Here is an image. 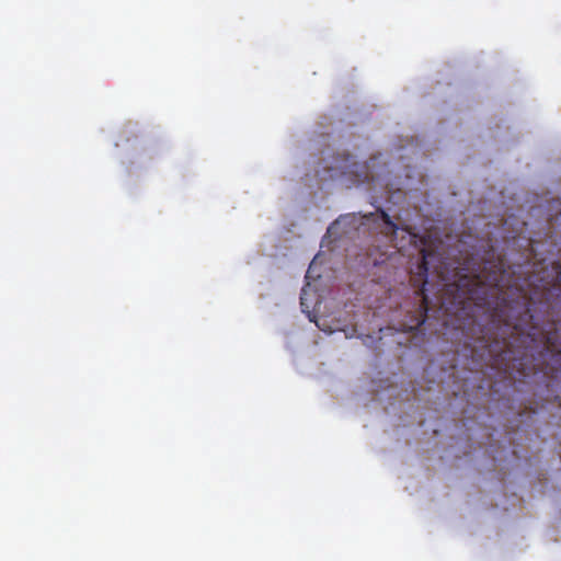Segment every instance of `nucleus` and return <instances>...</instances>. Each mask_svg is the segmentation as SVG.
<instances>
[{"label": "nucleus", "mask_w": 561, "mask_h": 561, "mask_svg": "<svg viewBox=\"0 0 561 561\" xmlns=\"http://www.w3.org/2000/svg\"><path fill=\"white\" fill-rule=\"evenodd\" d=\"M421 253H422V262L417 266V270H419L417 276H419V282L421 283V286H419V288L415 290V294L421 299L422 312H421V319L417 321L416 327H421L426 320V313H427L428 306H427V297L424 293V285L426 284V277H427L428 270H430L428 257L432 255L425 249H423L421 251Z\"/></svg>", "instance_id": "obj_1"}, {"label": "nucleus", "mask_w": 561, "mask_h": 561, "mask_svg": "<svg viewBox=\"0 0 561 561\" xmlns=\"http://www.w3.org/2000/svg\"><path fill=\"white\" fill-rule=\"evenodd\" d=\"M552 279L542 285L543 289H553L557 291V296L561 298V261L557 262L552 265ZM548 343L551 345L552 350H557L561 355V350H558L557 346L551 342V337H548Z\"/></svg>", "instance_id": "obj_2"}, {"label": "nucleus", "mask_w": 561, "mask_h": 561, "mask_svg": "<svg viewBox=\"0 0 561 561\" xmlns=\"http://www.w3.org/2000/svg\"><path fill=\"white\" fill-rule=\"evenodd\" d=\"M359 164L353 161V157L350 154H343L342 158L335 160V164L331 167L333 170L340 171L341 174H357Z\"/></svg>", "instance_id": "obj_3"}, {"label": "nucleus", "mask_w": 561, "mask_h": 561, "mask_svg": "<svg viewBox=\"0 0 561 561\" xmlns=\"http://www.w3.org/2000/svg\"><path fill=\"white\" fill-rule=\"evenodd\" d=\"M485 280L480 275H474L473 277H463L460 278L456 284L458 290L462 294H468L469 298H473L474 289L473 286L485 285Z\"/></svg>", "instance_id": "obj_4"}, {"label": "nucleus", "mask_w": 561, "mask_h": 561, "mask_svg": "<svg viewBox=\"0 0 561 561\" xmlns=\"http://www.w3.org/2000/svg\"><path fill=\"white\" fill-rule=\"evenodd\" d=\"M379 213L382 221L386 225V234H389L391 237L394 236L399 229L398 225L394 221H392L390 216L385 210L379 209Z\"/></svg>", "instance_id": "obj_5"}, {"label": "nucleus", "mask_w": 561, "mask_h": 561, "mask_svg": "<svg viewBox=\"0 0 561 561\" xmlns=\"http://www.w3.org/2000/svg\"><path fill=\"white\" fill-rule=\"evenodd\" d=\"M305 295H306V289L304 288V289H302L301 297H300V304H301V306H302V307H305V306H306V302H305V300H306Z\"/></svg>", "instance_id": "obj_6"}, {"label": "nucleus", "mask_w": 561, "mask_h": 561, "mask_svg": "<svg viewBox=\"0 0 561 561\" xmlns=\"http://www.w3.org/2000/svg\"><path fill=\"white\" fill-rule=\"evenodd\" d=\"M489 284H490L491 286H495V287H499V286H500V285H499V279H497L496 277H495L494 279H492V280H489Z\"/></svg>", "instance_id": "obj_7"}, {"label": "nucleus", "mask_w": 561, "mask_h": 561, "mask_svg": "<svg viewBox=\"0 0 561 561\" xmlns=\"http://www.w3.org/2000/svg\"><path fill=\"white\" fill-rule=\"evenodd\" d=\"M526 313H527V314L529 313V307H528V305L526 306Z\"/></svg>", "instance_id": "obj_8"}]
</instances>
